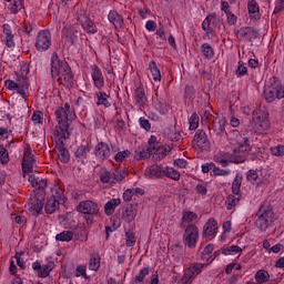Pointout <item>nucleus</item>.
<instances>
[{"instance_id": "47", "label": "nucleus", "mask_w": 284, "mask_h": 284, "mask_svg": "<svg viewBox=\"0 0 284 284\" xmlns=\"http://www.w3.org/2000/svg\"><path fill=\"white\" fill-rule=\"evenodd\" d=\"M199 219V215L192 211H184L182 216V224L194 223Z\"/></svg>"}, {"instance_id": "26", "label": "nucleus", "mask_w": 284, "mask_h": 284, "mask_svg": "<svg viewBox=\"0 0 284 284\" xmlns=\"http://www.w3.org/2000/svg\"><path fill=\"white\" fill-rule=\"evenodd\" d=\"M134 95H135L136 105L139 106L140 110H143V108H145V105L148 104V97L145 95V89H143V87L135 89Z\"/></svg>"}, {"instance_id": "29", "label": "nucleus", "mask_w": 284, "mask_h": 284, "mask_svg": "<svg viewBox=\"0 0 284 284\" xmlns=\"http://www.w3.org/2000/svg\"><path fill=\"white\" fill-rule=\"evenodd\" d=\"M121 205V199H111L104 204V214L106 216H112L114 214V210Z\"/></svg>"}, {"instance_id": "7", "label": "nucleus", "mask_w": 284, "mask_h": 284, "mask_svg": "<svg viewBox=\"0 0 284 284\" xmlns=\"http://www.w3.org/2000/svg\"><path fill=\"white\" fill-rule=\"evenodd\" d=\"M182 241L185 247L194 250V247H196V243H199V226L195 224H189L184 230Z\"/></svg>"}, {"instance_id": "32", "label": "nucleus", "mask_w": 284, "mask_h": 284, "mask_svg": "<svg viewBox=\"0 0 284 284\" xmlns=\"http://www.w3.org/2000/svg\"><path fill=\"white\" fill-rule=\"evenodd\" d=\"M164 134L169 141H181V131L176 126H170L165 130Z\"/></svg>"}, {"instance_id": "15", "label": "nucleus", "mask_w": 284, "mask_h": 284, "mask_svg": "<svg viewBox=\"0 0 284 284\" xmlns=\"http://www.w3.org/2000/svg\"><path fill=\"white\" fill-rule=\"evenodd\" d=\"M165 174L164 168L159 164L150 165L144 171V176L146 179H163Z\"/></svg>"}, {"instance_id": "39", "label": "nucleus", "mask_w": 284, "mask_h": 284, "mask_svg": "<svg viewBox=\"0 0 284 284\" xmlns=\"http://www.w3.org/2000/svg\"><path fill=\"white\" fill-rule=\"evenodd\" d=\"M101 267V257L99 254H93L89 261V270L97 272Z\"/></svg>"}, {"instance_id": "45", "label": "nucleus", "mask_w": 284, "mask_h": 284, "mask_svg": "<svg viewBox=\"0 0 284 284\" xmlns=\"http://www.w3.org/2000/svg\"><path fill=\"white\" fill-rule=\"evenodd\" d=\"M152 150L150 149H142L135 151L134 160L135 161H143L144 159H150V154H152Z\"/></svg>"}, {"instance_id": "6", "label": "nucleus", "mask_w": 284, "mask_h": 284, "mask_svg": "<svg viewBox=\"0 0 284 284\" xmlns=\"http://www.w3.org/2000/svg\"><path fill=\"white\" fill-rule=\"evenodd\" d=\"M207 267V264L205 263H199L194 262L191 263L186 268L183 270V276L181 277L182 284H192L194 283V280L201 272H203V268Z\"/></svg>"}, {"instance_id": "25", "label": "nucleus", "mask_w": 284, "mask_h": 284, "mask_svg": "<svg viewBox=\"0 0 284 284\" xmlns=\"http://www.w3.org/2000/svg\"><path fill=\"white\" fill-rule=\"evenodd\" d=\"M88 154H90V144L88 143L80 144L74 152V156L77 161H80V163H85Z\"/></svg>"}, {"instance_id": "3", "label": "nucleus", "mask_w": 284, "mask_h": 284, "mask_svg": "<svg viewBox=\"0 0 284 284\" xmlns=\"http://www.w3.org/2000/svg\"><path fill=\"white\" fill-rule=\"evenodd\" d=\"M235 144L237 148L233 150V155L230 160L215 158V163H220L222 168H227L230 163H245V153L252 151V145H250V138L236 131Z\"/></svg>"}, {"instance_id": "28", "label": "nucleus", "mask_w": 284, "mask_h": 284, "mask_svg": "<svg viewBox=\"0 0 284 284\" xmlns=\"http://www.w3.org/2000/svg\"><path fill=\"white\" fill-rule=\"evenodd\" d=\"M247 10L251 19H260L261 8L258 7V2L256 0H248Z\"/></svg>"}, {"instance_id": "44", "label": "nucleus", "mask_w": 284, "mask_h": 284, "mask_svg": "<svg viewBox=\"0 0 284 284\" xmlns=\"http://www.w3.org/2000/svg\"><path fill=\"white\" fill-rule=\"evenodd\" d=\"M255 281L258 284L267 283V281H270V273L265 270L257 271L255 274Z\"/></svg>"}, {"instance_id": "42", "label": "nucleus", "mask_w": 284, "mask_h": 284, "mask_svg": "<svg viewBox=\"0 0 284 284\" xmlns=\"http://www.w3.org/2000/svg\"><path fill=\"white\" fill-rule=\"evenodd\" d=\"M72 239H74V233L72 231H63L55 236V241H62L67 243H70Z\"/></svg>"}, {"instance_id": "37", "label": "nucleus", "mask_w": 284, "mask_h": 284, "mask_svg": "<svg viewBox=\"0 0 284 284\" xmlns=\"http://www.w3.org/2000/svg\"><path fill=\"white\" fill-rule=\"evenodd\" d=\"M97 95V105H103L104 108H110V101L108 99H110V95H108V93L105 92H98L95 93Z\"/></svg>"}, {"instance_id": "57", "label": "nucleus", "mask_w": 284, "mask_h": 284, "mask_svg": "<svg viewBox=\"0 0 284 284\" xmlns=\"http://www.w3.org/2000/svg\"><path fill=\"white\" fill-rule=\"evenodd\" d=\"M31 121H33L34 124L40 123L41 125H43V112L41 111L33 112L31 116Z\"/></svg>"}, {"instance_id": "46", "label": "nucleus", "mask_w": 284, "mask_h": 284, "mask_svg": "<svg viewBox=\"0 0 284 284\" xmlns=\"http://www.w3.org/2000/svg\"><path fill=\"white\" fill-rule=\"evenodd\" d=\"M112 175H113V183H119L123 181L125 176H128V171H125V169H118L112 172Z\"/></svg>"}, {"instance_id": "58", "label": "nucleus", "mask_w": 284, "mask_h": 284, "mask_svg": "<svg viewBox=\"0 0 284 284\" xmlns=\"http://www.w3.org/2000/svg\"><path fill=\"white\" fill-rule=\"evenodd\" d=\"M271 154L273 156H284V145H277L271 148Z\"/></svg>"}, {"instance_id": "8", "label": "nucleus", "mask_w": 284, "mask_h": 284, "mask_svg": "<svg viewBox=\"0 0 284 284\" xmlns=\"http://www.w3.org/2000/svg\"><path fill=\"white\" fill-rule=\"evenodd\" d=\"M52 45V33L49 30H40L36 37L34 48L38 52H48Z\"/></svg>"}, {"instance_id": "22", "label": "nucleus", "mask_w": 284, "mask_h": 284, "mask_svg": "<svg viewBox=\"0 0 284 284\" xmlns=\"http://www.w3.org/2000/svg\"><path fill=\"white\" fill-rule=\"evenodd\" d=\"M28 207L32 214H41L43 212V200L37 197V195L29 199Z\"/></svg>"}, {"instance_id": "36", "label": "nucleus", "mask_w": 284, "mask_h": 284, "mask_svg": "<svg viewBox=\"0 0 284 284\" xmlns=\"http://www.w3.org/2000/svg\"><path fill=\"white\" fill-rule=\"evenodd\" d=\"M243 252V248L239 245H231L225 248H223L222 254L224 256H236V254H241Z\"/></svg>"}, {"instance_id": "49", "label": "nucleus", "mask_w": 284, "mask_h": 284, "mask_svg": "<svg viewBox=\"0 0 284 284\" xmlns=\"http://www.w3.org/2000/svg\"><path fill=\"white\" fill-rule=\"evenodd\" d=\"M0 162L2 165L10 163V154L8 153V149H6L3 145H0Z\"/></svg>"}, {"instance_id": "12", "label": "nucleus", "mask_w": 284, "mask_h": 284, "mask_svg": "<svg viewBox=\"0 0 284 284\" xmlns=\"http://www.w3.org/2000/svg\"><path fill=\"white\" fill-rule=\"evenodd\" d=\"M219 26V18H216V13L209 14L204 21L202 22V29L206 34L211 37H216V31H214V28Z\"/></svg>"}, {"instance_id": "40", "label": "nucleus", "mask_w": 284, "mask_h": 284, "mask_svg": "<svg viewBox=\"0 0 284 284\" xmlns=\"http://www.w3.org/2000/svg\"><path fill=\"white\" fill-rule=\"evenodd\" d=\"M241 185H243V176L236 175L232 183V192L236 196L241 194Z\"/></svg>"}, {"instance_id": "21", "label": "nucleus", "mask_w": 284, "mask_h": 284, "mask_svg": "<svg viewBox=\"0 0 284 284\" xmlns=\"http://www.w3.org/2000/svg\"><path fill=\"white\" fill-rule=\"evenodd\" d=\"M136 214H139V205L130 204L122 212V221H124V223H132V221L136 219Z\"/></svg>"}, {"instance_id": "20", "label": "nucleus", "mask_w": 284, "mask_h": 284, "mask_svg": "<svg viewBox=\"0 0 284 284\" xmlns=\"http://www.w3.org/2000/svg\"><path fill=\"white\" fill-rule=\"evenodd\" d=\"M225 128H227V119L225 118L220 119L217 122H213V133L217 139L227 136Z\"/></svg>"}, {"instance_id": "59", "label": "nucleus", "mask_w": 284, "mask_h": 284, "mask_svg": "<svg viewBox=\"0 0 284 284\" xmlns=\"http://www.w3.org/2000/svg\"><path fill=\"white\" fill-rule=\"evenodd\" d=\"M140 126L143 128L146 132H150L152 130V124H150V120L145 118H140L139 119Z\"/></svg>"}, {"instance_id": "19", "label": "nucleus", "mask_w": 284, "mask_h": 284, "mask_svg": "<svg viewBox=\"0 0 284 284\" xmlns=\"http://www.w3.org/2000/svg\"><path fill=\"white\" fill-rule=\"evenodd\" d=\"M63 37L69 41V43L74 44L77 41H79V36L81 34V31L77 29L74 26L65 27L62 30Z\"/></svg>"}, {"instance_id": "48", "label": "nucleus", "mask_w": 284, "mask_h": 284, "mask_svg": "<svg viewBox=\"0 0 284 284\" xmlns=\"http://www.w3.org/2000/svg\"><path fill=\"white\" fill-rule=\"evenodd\" d=\"M9 10L12 14L21 12V10H23V0H13Z\"/></svg>"}, {"instance_id": "14", "label": "nucleus", "mask_w": 284, "mask_h": 284, "mask_svg": "<svg viewBox=\"0 0 284 284\" xmlns=\"http://www.w3.org/2000/svg\"><path fill=\"white\" fill-rule=\"evenodd\" d=\"M17 85H18V94H20L22 99H28L30 94V82L28 81V77L22 74H17Z\"/></svg>"}, {"instance_id": "55", "label": "nucleus", "mask_w": 284, "mask_h": 284, "mask_svg": "<svg viewBox=\"0 0 284 284\" xmlns=\"http://www.w3.org/2000/svg\"><path fill=\"white\" fill-rule=\"evenodd\" d=\"M125 236H126V242H125L126 247H134V245L136 244V236H134V233L126 232Z\"/></svg>"}, {"instance_id": "63", "label": "nucleus", "mask_w": 284, "mask_h": 284, "mask_svg": "<svg viewBox=\"0 0 284 284\" xmlns=\"http://www.w3.org/2000/svg\"><path fill=\"white\" fill-rule=\"evenodd\" d=\"M247 181H251V183L258 181V173L255 170H250L246 173Z\"/></svg>"}, {"instance_id": "43", "label": "nucleus", "mask_w": 284, "mask_h": 284, "mask_svg": "<svg viewBox=\"0 0 284 284\" xmlns=\"http://www.w3.org/2000/svg\"><path fill=\"white\" fill-rule=\"evenodd\" d=\"M54 263H48L41 266L40 271L38 272V276L40 278H48L50 276V271L53 270Z\"/></svg>"}, {"instance_id": "17", "label": "nucleus", "mask_w": 284, "mask_h": 284, "mask_svg": "<svg viewBox=\"0 0 284 284\" xmlns=\"http://www.w3.org/2000/svg\"><path fill=\"white\" fill-rule=\"evenodd\" d=\"M112 154V150L110 149V145L105 142H100L95 146V156L99 159V161H105V159H110V155Z\"/></svg>"}, {"instance_id": "13", "label": "nucleus", "mask_w": 284, "mask_h": 284, "mask_svg": "<svg viewBox=\"0 0 284 284\" xmlns=\"http://www.w3.org/2000/svg\"><path fill=\"white\" fill-rule=\"evenodd\" d=\"M34 165H37V160H34L32 150L26 149L22 159V172L29 174L34 169Z\"/></svg>"}, {"instance_id": "5", "label": "nucleus", "mask_w": 284, "mask_h": 284, "mask_svg": "<svg viewBox=\"0 0 284 284\" xmlns=\"http://www.w3.org/2000/svg\"><path fill=\"white\" fill-rule=\"evenodd\" d=\"M251 128L255 134H263L270 130V116L265 111H253Z\"/></svg>"}, {"instance_id": "2", "label": "nucleus", "mask_w": 284, "mask_h": 284, "mask_svg": "<svg viewBox=\"0 0 284 284\" xmlns=\"http://www.w3.org/2000/svg\"><path fill=\"white\" fill-rule=\"evenodd\" d=\"M51 77L57 79L60 85H72L74 81V74H72V69L65 60H60L57 52L51 55Z\"/></svg>"}, {"instance_id": "56", "label": "nucleus", "mask_w": 284, "mask_h": 284, "mask_svg": "<svg viewBox=\"0 0 284 284\" xmlns=\"http://www.w3.org/2000/svg\"><path fill=\"white\" fill-rule=\"evenodd\" d=\"M156 154H159L160 159H165L170 152H172V148L170 146H162V148H156Z\"/></svg>"}, {"instance_id": "64", "label": "nucleus", "mask_w": 284, "mask_h": 284, "mask_svg": "<svg viewBox=\"0 0 284 284\" xmlns=\"http://www.w3.org/2000/svg\"><path fill=\"white\" fill-rule=\"evenodd\" d=\"M159 148V143H156V136L152 135L149 139V150L153 151L156 150Z\"/></svg>"}, {"instance_id": "51", "label": "nucleus", "mask_w": 284, "mask_h": 284, "mask_svg": "<svg viewBox=\"0 0 284 284\" xmlns=\"http://www.w3.org/2000/svg\"><path fill=\"white\" fill-rule=\"evenodd\" d=\"M232 171L230 169H221L219 166H214L213 176H230Z\"/></svg>"}, {"instance_id": "60", "label": "nucleus", "mask_w": 284, "mask_h": 284, "mask_svg": "<svg viewBox=\"0 0 284 284\" xmlns=\"http://www.w3.org/2000/svg\"><path fill=\"white\" fill-rule=\"evenodd\" d=\"M247 74V67L243 62H239V67L236 69V77H245Z\"/></svg>"}, {"instance_id": "62", "label": "nucleus", "mask_w": 284, "mask_h": 284, "mask_svg": "<svg viewBox=\"0 0 284 284\" xmlns=\"http://www.w3.org/2000/svg\"><path fill=\"white\" fill-rule=\"evenodd\" d=\"M195 192H196V194H200L201 196H206L207 195V185L197 184L195 186Z\"/></svg>"}, {"instance_id": "16", "label": "nucleus", "mask_w": 284, "mask_h": 284, "mask_svg": "<svg viewBox=\"0 0 284 284\" xmlns=\"http://www.w3.org/2000/svg\"><path fill=\"white\" fill-rule=\"evenodd\" d=\"M91 77H92L93 83L98 88V90H101L105 85L103 72L97 64H93L91 67Z\"/></svg>"}, {"instance_id": "23", "label": "nucleus", "mask_w": 284, "mask_h": 284, "mask_svg": "<svg viewBox=\"0 0 284 284\" xmlns=\"http://www.w3.org/2000/svg\"><path fill=\"white\" fill-rule=\"evenodd\" d=\"M51 199H55L63 203L65 201V190L61 186V183L55 182L51 186Z\"/></svg>"}, {"instance_id": "52", "label": "nucleus", "mask_w": 284, "mask_h": 284, "mask_svg": "<svg viewBox=\"0 0 284 284\" xmlns=\"http://www.w3.org/2000/svg\"><path fill=\"white\" fill-rule=\"evenodd\" d=\"M100 181H101V183H114L112 172H110V171L102 172L100 174Z\"/></svg>"}, {"instance_id": "1", "label": "nucleus", "mask_w": 284, "mask_h": 284, "mask_svg": "<svg viewBox=\"0 0 284 284\" xmlns=\"http://www.w3.org/2000/svg\"><path fill=\"white\" fill-rule=\"evenodd\" d=\"M57 125L53 130V139L58 146V158L62 163L70 161V152L65 149V140L70 139V123L77 119L74 108L65 102L62 106L58 108L54 112Z\"/></svg>"}, {"instance_id": "34", "label": "nucleus", "mask_w": 284, "mask_h": 284, "mask_svg": "<svg viewBox=\"0 0 284 284\" xmlns=\"http://www.w3.org/2000/svg\"><path fill=\"white\" fill-rule=\"evenodd\" d=\"M163 176H166V179H172V181H179L181 179V173L174 168L164 166Z\"/></svg>"}, {"instance_id": "9", "label": "nucleus", "mask_w": 284, "mask_h": 284, "mask_svg": "<svg viewBox=\"0 0 284 284\" xmlns=\"http://www.w3.org/2000/svg\"><path fill=\"white\" fill-rule=\"evenodd\" d=\"M264 97L267 103H272L275 99H284V87L280 80H274L273 83L264 90Z\"/></svg>"}, {"instance_id": "31", "label": "nucleus", "mask_w": 284, "mask_h": 284, "mask_svg": "<svg viewBox=\"0 0 284 284\" xmlns=\"http://www.w3.org/2000/svg\"><path fill=\"white\" fill-rule=\"evenodd\" d=\"M59 205H61V201L51 197L47 201L44 211L47 214H54V211L59 210Z\"/></svg>"}, {"instance_id": "50", "label": "nucleus", "mask_w": 284, "mask_h": 284, "mask_svg": "<svg viewBox=\"0 0 284 284\" xmlns=\"http://www.w3.org/2000/svg\"><path fill=\"white\" fill-rule=\"evenodd\" d=\"M212 252H214V245L207 244L202 252L201 260L202 261H210L212 258Z\"/></svg>"}, {"instance_id": "33", "label": "nucleus", "mask_w": 284, "mask_h": 284, "mask_svg": "<svg viewBox=\"0 0 284 284\" xmlns=\"http://www.w3.org/2000/svg\"><path fill=\"white\" fill-rule=\"evenodd\" d=\"M240 201H241V195L230 194L225 201L226 210H234V207L239 205Z\"/></svg>"}, {"instance_id": "24", "label": "nucleus", "mask_w": 284, "mask_h": 284, "mask_svg": "<svg viewBox=\"0 0 284 284\" xmlns=\"http://www.w3.org/2000/svg\"><path fill=\"white\" fill-rule=\"evenodd\" d=\"M109 22L114 26L115 30H121L123 28V16L116 12V10H111L108 14Z\"/></svg>"}, {"instance_id": "10", "label": "nucleus", "mask_w": 284, "mask_h": 284, "mask_svg": "<svg viewBox=\"0 0 284 284\" xmlns=\"http://www.w3.org/2000/svg\"><path fill=\"white\" fill-rule=\"evenodd\" d=\"M193 145L197 148V150H203L207 152L211 148L210 139L207 138V133L205 131L199 129L193 138Z\"/></svg>"}, {"instance_id": "27", "label": "nucleus", "mask_w": 284, "mask_h": 284, "mask_svg": "<svg viewBox=\"0 0 284 284\" xmlns=\"http://www.w3.org/2000/svg\"><path fill=\"white\" fill-rule=\"evenodd\" d=\"M80 21L83 30L88 32V34H97L98 29H97V24H94V21H92L88 17H83Z\"/></svg>"}, {"instance_id": "30", "label": "nucleus", "mask_w": 284, "mask_h": 284, "mask_svg": "<svg viewBox=\"0 0 284 284\" xmlns=\"http://www.w3.org/2000/svg\"><path fill=\"white\" fill-rule=\"evenodd\" d=\"M153 105L155 110L160 112V114H168L170 110L165 101H163L162 99H159V93H155V98L153 99Z\"/></svg>"}, {"instance_id": "53", "label": "nucleus", "mask_w": 284, "mask_h": 284, "mask_svg": "<svg viewBox=\"0 0 284 284\" xmlns=\"http://www.w3.org/2000/svg\"><path fill=\"white\" fill-rule=\"evenodd\" d=\"M149 274H150V268L144 267L140 270L139 274L134 277L133 281H136V283H143V281H145V276H148Z\"/></svg>"}, {"instance_id": "54", "label": "nucleus", "mask_w": 284, "mask_h": 284, "mask_svg": "<svg viewBox=\"0 0 284 284\" xmlns=\"http://www.w3.org/2000/svg\"><path fill=\"white\" fill-rule=\"evenodd\" d=\"M199 121H200L199 114L193 113L189 119V125H190L189 130H196V128H199Z\"/></svg>"}, {"instance_id": "18", "label": "nucleus", "mask_w": 284, "mask_h": 284, "mask_svg": "<svg viewBox=\"0 0 284 284\" xmlns=\"http://www.w3.org/2000/svg\"><path fill=\"white\" fill-rule=\"evenodd\" d=\"M219 232V223L214 219H210L203 227V236L206 239H214Z\"/></svg>"}, {"instance_id": "41", "label": "nucleus", "mask_w": 284, "mask_h": 284, "mask_svg": "<svg viewBox=\"0 0 284 284\" xmlns=\"http://www.w3.org/2000/svg\"><path fill=\"white\" fill-rule=\"evenodd\" d=\"M201 52L205 59H213L214 58V48L210 45V43H203L201 45Z\"/></svg>"}, {"instance_id": "35", "label": "nucleus", "mask_w": 284, "mask_h": 284, "mask_svg": "<svg viewBox=\"0 0 284 284\" xmlns=\"http://www.w3.org/2000/svg\"><path fill=\"white\" fill-rule=\"evenodd\" d=\"M241 37H246V39H256L258 37V31L252 27H244L240 29Z\"/></svg>"}, {"instance_id": "11", "label": "nucleus", "mask_w": 284, "mask_h": 284, "mask_svg": "<svg viewBox=\"0 0 284 284\" xmlns=\"http://www.w3.org/2000/svg\"><path fill=\"white\" fill-rule=\"evenodd\" d=\"M77 210L81 214H87L88 216H97V214H99V204H97V202L87 200L80 202Z\"/></svg>"}, {"instance_id": "4", "label": "nucleus", "mask_w": 284, "mask_h": 284, "mask_svg": "<svg viewBox=\"0 0 284 284\" xmlns=\"http://www.w3.org/2000/svg\"><path fill=\"white\" fill-rule=\"evenodd\" d=\"M256 216L255 226L260 232H267V229L272 227L276 221V215L274 214L272 206L262 205L256 213Z\"/></svg>"}, {"instance_id": "38", "label": "nucleus", "mask_w": 284, "mask_h": 284, "mask_svg": "<svg viewBox=\"0 0 284 284\" xmlns=\"http://www.w3.org/2000/svg\"><path fill=\"white\" fill-rule=\"evenodd\" d=\"M149 70L153 77V81H161V70L159 69V67L156 65V62L151 61L149 63Z\"/></svg>"}, {"instance_id": "61", "label": "nucleus", "mask_w": 284, "mask_h": 284, "mask_svg": "<svg viewBox=\"0 0 284 284\" xmlns=\"http://www.w3.org/2000/svg\"><path fill=\"white\" fill-rule=\"evenodd\" d=\"M36 190H44L48 187V180L38 178L37 184H33Z\"/></svg>"}]
</instances>
